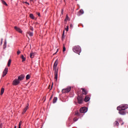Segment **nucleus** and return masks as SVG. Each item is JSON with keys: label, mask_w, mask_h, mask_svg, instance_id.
Instances as JSON below:
<instances>
[{"label": "nucleus", "mask_w": 128, "mask_h": 128, "mask_svg": "<svg viewBox=\"0 0 128 128\" xmlns=\"http://www.w3.org/2000/svg\"><path fill=\"white\" fill-rule=\"evenodd\" d=\"M58 60H56V62H54V70L55 73H54V78L56 82L58 80V70L56 69V66H58Z\"/></svg>", "instance_id": "f257e3e1"}, {"label": "nucleus", "mask_w": 128, "mask_h": 128, "mask_svg": "<svg viewBox=\"0 0 128 128\" xmlns=\"http://www.w3.org/2000/svg\"><path fill=\"white\" fill-rule=\"evenodd\" d=\"M128 108V105L126 104H122L117 107L118 110H126Z\"/></svg>", "instance_id": "f03ea898"}, {"label": "nucleus", "mask_w": 128, "mask_h": 128, "mask_svg": "<svg viewBox=\"0 0 128 128\" xmlns=\"http://www.w3.org/2000/svg\"><path fill=\"white\" fill-rule=\"evenodd\" d=\"M73 52L76 54H80L82 52V49L80 47L78 46H75L73 48Z\"/></svg>", "instance_id": "7ed1b4c3"}, {"label": "nucleus", "mask_w": 128, "mask_h": 128, "mask_svg": "<svg viewBox=\"0 0 128 128\" xmlns=\"http://www.w3.org/2000/svg\"><path fill=\"white\" fill-rule=\"evenodd\" d=\"M70 90H72V88L68 86L67 88L62 90V94H68L70 92Z\"/></svg>", "instance_id": "20e7f679"}, {"label": "nucleus", "mask_w": 128, "mask_h": 128, "mask_svg": "<svg viewBox=\"0 0 128 128\" xmlns=\"http://www.w3.org/2000/svg\"><path fill=\"white\" fill-rule=\"evenodd\" d=\"M86 112H88V108L86 107H82L80 109V112L81 114H85Z\"/></svg>", "instance_id": "39448f33"}, {"label": "nucleus", "mask_w": 128, "mask_h": 128, "mask_svg": "<svg viewBox=\"0 0 128 128\" xmlns=\"http://www.w3.org/2000/svg\"><path fill=\"white\" fill-rule=\"evenodd\" d=\"M8 68H6L2 72V77L6 76V74H8Z\"/></svg>", "instance_id": "423d86ee"}, {"label": "nucleus", "mask_w": 128, "mask_h": 128, "mask_svg": "<svg viewBox=\"0 0 128 128\" xmlns=\"http://www.w3.org/2000/svg\"><path fill=\"white\" fill-rule=\"evenodd\" d=\"M20 82L18 79H15L13 80L12 84L13 86H18L20 84Z\"/></svg>", "instance_id": "0eeeda50"}, {"label": "nucleus", "mask_w": 128, "mask_h": 128, "mask_svg": "<svg viewBox=\"0 0 128 128\" xmlns=\"http://www.w3.org/2000/svg\"><path fill=\"white\" fill-rule=\"evenodd\" d=\"M14 28L16 32H20V34H22V29L16 26H14Z\"/></svg>", "instance_id": "6e6552de"}, {"label": "nucleus", "mask_w": 128, "mask_h": 128, "mask_svg": "<svg viewBox=\"0 0 128 128\" xmlns=\"http://www.w3.org/2000/svg\"><path fill=\"white\" fill-rule=\"evenodd\" d=\"M24 74H22V75L18 76V80L20 82V80H24Z\"/></svg>", "instance_id": "1a4fd4ad"}, {"label": "nucleus", "mask_w": 128, "mask_h": 128, "mask_svg": "<svg viewBox=\"0 0 128 128\" xmlns=\"http://www.w3.org/2000/svg\"><path fill=\"white\" fill-rule=\"evenodd\" d=\"M78 100V104H82V98L78 96L77 98Z\"/></svg>", "instance_id": "9d476101"}, {"label": "nucleus", "mask_w": 128, "mask_h": 128, "mask_svg": "<svg viewBox=\"0 0 128 128\" xmlns=\"http://www.w3.org/2000/svg\"><path fill=\"white\" fill-rule=\"evenodd\" d=\"M119 110V114H122V116H124L126 114V112L124 111V110Z\"/></svg>", "instance_id": "9b49d317"}, {"label": "nucleus", "mask_w": 128, "mask_h": 128, "mask_svg": "<svg viewBox=\"0 0 128 128\" xmlns=\"http://www.w3.org/2000/svg\"><path fill=\"white\" fill-rule=\"evenodd\" d=\"M28 105L26 106V107L23 110V112H22L23 114H25L26 112V110H28Z\"/></svg>", "instance_id": "f8f14e48"}, {"label": "nucleus", "mask_w": 128, "mask_h": 128, "mask_svg": "<svg viewBox=\"0 0 128 128\" xmlns=\"http://www.w3.org/2000/svg\"><path fill=\"white\" fill-rule=\"evenodd\" d=\"M90 100V96H86L85 98L84 102H88V100Z\"/></svg>", "instance_id": "ddd939ff"}, {"label": "nucleus", "mask_w": 128, "mask_h": 128, "mask_svg": "<svg viewBox=\"0 0 128 128\" xmlns=\"http://www.w3.org/2000/svg\"><path fill=\"white\" fill-rule=\"evenodd\" d=\"M82 94H88V91H86V90H85L84 88H82Z\"/></svg>", "instance_id": "4468645a"}, {"label": "nucleus", "mask_w": 128, "mask_h": 128, "mask_svg": "<svg viewBox=\"0 0 128 128\" xmlns=\"http://www.w3.org/2000/svg\"><path fill=\"white\" fill-rule=\"evenodd\" d=\"M34 52H32L30 54V58H34Z\"/></svg>", "instance_id": "2eb2a0df"}, {"label": "nucleus", "mask_w": 128, "mask_h": 128, "mask_svg": "<svg viewBox=\"0 0 128 128\" xmlns=\"http://www.w3.org/2000/svg\"><path fill=\"white\" fill-rule=\"evenodd\" d=\"M6 48V40H5L4 44L3 46V48Z\"/></svg>", "instance_id": "dca6fc26"}, {"label": "nucleus", "mask_w": 128, "mask_h": 128, "mask_svg": "<svg viewBox=\"0 0 128 128\" xmlns=\"http://www.w3.org/2000/svg\"><path fill=\"white\" fill-rule=\"evenodd\" d=\"M21 58H22V62H26V58L24 57V55H22L21 56Z\"/></svg>", "instance_id": "f3484780"}, {"label": "nucleus", "mask_w": 128, "mask_h": 128, "mask_svg": "<svg viewBox=\"0 0 128 128\" xmlns=\"http://www.w3.org/2000/svg\"><path fill=\"white\" fill-rule=\"evenodd\" d=\"M4 88H2L1 92H0V95L2 96V94H4Z\"/></svg>", "instance_id": "a211bd4d"}, {"label": "nucleus", "mask_w": 128, "mask_h": 128, "mask_svg": "<svg viewBox=\"0 0 128 128\" xmlns=\"http://www.w3.org/2000/svg\"><path fill=\"white\" fill-rule=\"evenodd\" d=\"M27 34H28L30 36H34V32H27Z\"/></svg>", "instance_id": "6ab92c4d"}, {"label": "nucleus", "mask_w": 128, "mask_h": 128, "mask_svg": "<svg viewBox=\"0 0 128 128\" xmlns=\"http://www.w3.org/2000/svg\"><path fill=\"white\" fill-rule=\"evenodd\" d=\"M57 100H58V98L54 97L53 99V104H56Z\"/></svg>", "instance_id": "aec40b11"}, {"label": "nucleus", "mask_w": 128, "mask_h": 128, "mask_svg": "<svg viewBox=\"0 0 128 128\" xmlns=\"http://www.w3.org/2000/svg\"><path fill=\"white\" fill-rule=\"evenodd\" d=\"M10 64H12V60L10 59L8 61V66H10Z\"/></svg>", "instance_id": "412c9836"}, {"label": "nucleus", "mask_w": 128, "mask_h": 128, "mask_svg": "<svg viewBox=\"0 0 128 128\" xmlns=\"http://www.w3.org/2000/svg\"><path fill=\"white\" fill-rule=\"evenodd\" d=\"M30 18H32V20H34V16L33 14H30Z\"/></svg>", "instance_id": "4be33fe9"}, {"label": "nucleus", "mask_w": 128, "mask_h": 128, "mask_svg": "<svg viewBox=\"0 0 128 128\" xmlns=\"http://www.w3.org/2000/svg\"><path fill=\"white\" fill-rule=\"evenodd\" d=\"M2 4H4V6H8V4H6V2H4V0H2Z\"/></svg>", "instance_id": "5701e85b"}, {"label": "nucleus", "mask_w": 128, "mask_h": 128, "mask_svg": "<svg viewBox=\"0 0 128 128\" xmlns=\"http://www.w3.org/2000/svg\"><path fill=\"white\" fill-rule=\"evenodd\" d=\"M30 74H28L26 76V80H30Z\"/></svg>", "instance_id": "b1692460"}, {"label": "nucleus", "mask_w": 128, "mask_h": 128, "mask_svg": "<svg viewBox=\"0 0 128 128\" xmlns=\"http://www.w3.org/2000/svg\"><path fill=\"white\" fill-rule=\"evenodd\" d=\"M62 40H64V30L63 32L62 36Z\"/></svg>", "instance_id": "393cba45"}, {"label": "nucleus", "mask_w": 128, "mask_h": 128, "mask_svg": "<svg viewBox=\"0 0 128 128\" xmlns=\"http://www.w3.org/2000/svg\"><path fill=\"white\" fill-rule=\"evenodd\" d=\"M80 14H84V10H80L79 12Z\"/></svg>", "instance_id": "a878e982"}, {"label": "nucleus", "mask_w": 128, "mask_h": 128, "mask_svg": "<svg viewBox=\"0 0 128 128\" xmlns=\"http://www.w3.org/2000/svg\"><path fill=\"white\" fill-rule=\"evenodd\" d=\"M75 114L76 116H80V113L78 112H75Z\"/></svg>", "instance_id": "bb28decb"}, {"label": "nucleus", "mask_w": 128, "mask_h": 128, "mask_svg": "<svg viewBox=\"0 0 128 128\" xmlns=\"http://www.w3.org/2000/svg\"><path fill=\"white\" fill-rule=\"evenodd\" d=\"M20 52H21L19 50H18L17 52L18 56L20 54Z\"/></svg>", "instance_id": "cd10ccee"}, {"label": "nucleus", "mask_w": 128, "mask_h": 128, "mask_svg": "<svg viewBox=\"0 0 128 128\" xmlns=\"http://www.w3.org/2000/svg\"><path fill=\"white\" fill-rule=\"evenodd\" d=\"M23 4H28V6H30V3L28 2H23Z\"/></svg>", "instance_id": "c85d7f7f"}, {"label": "nucleus", "mask_w": 128, "mask_h": 128, "mask_svg": "<svg viewBox=\"0 0 128 128\" xmlns=\"http://www.w3.org/2000/svg\"><path fill=\"white\" fill-rule=\"evenodd\" d=\"M68 20V15L66 16V18L65 19V20Z\"/></svg>", "instance_id": "c756f323"}, {"label": "nucleus", "mask_w": 128, "mask_h": 128, "mask_svg": "<svg viewBox=\"0 0 128 128\" xmlns=\"http://www.w3.org/2000/svg\"><path fill=\"white\" fill-rule=\"evenodd\" d=\"M74 28V26H72V24H70V28Z\"/></svg>", "instance_id": "7c9ffc66"}, {"label": "nucleus", "mask_w": 128, "mask_h": 128, "mask_svg": "<svg viewBox=\"0 0 128 128\" xmlns=\"http://www.w3.org/2000/svg\"><path fill=\"white\" fill-rule=\"evenodd\" d=\"M22 121H20V123H19L18 126H22Z\"/></svg>", "instance_id": "2f4dec72"}, {"label": "nucleus", "mask_w": 128, "mask_h": 128, "mask_svg": "<svg viewBox=\"0 0 128 128\" xmlns=\"http://www.w3.org/2000/svg\"><path fill=\"white\" fill-rule=\"evenodd\" d=\"M66 50V47L64 46H63V52H64Z\"/></svg>", "instance_id": "473e14b6"}, {"label": "nucleus", "mask_w": 128, "mask_h": 128, "mask_svg": "<svg viewBox=\"0 0 128 128\" xmlns=\"http://www.w3.org/2000/svg\"><path fill=\"white\" fill-rule=\"evenodd\" d=\"M66 32H68V26H66Z\"/></svg>", "instance_id": "72a5a7b5"}, {"label": "nucleus", "mask_w": 128, "mask_h": 128, "mask_svg": "<svg viewBox=\"0 0 128 128\" xmlns=\"http://www.w3.org/2000/svg\"><path fill=\"white\" fill-rule=\"evenodd\" d=\"M74 122H76V120H78V119H76V118H74Z\"/></svg>", "instance_id": "f704fd0d"}, {"label": "nucleus", "mask_w": 128, "mask_h": 128, "mask_svg": "<svg viewBox=\"0 0 128 128\" xmlns=\"http://www.w3.org/2000/svg\"><path fill=\"white\" fill-rule=\"evenodd\" d=\"M116 126H118V122L116 121Z\"/></svg>", "instance_id": "c9c22d12"}, {"label": "nucleus", "mask_w": 128, "mask_h": 128, "mask_svg": "<svg viewBox=\"0 0 128 128\" xmlns=\"http://www.w3.org/2000/svg\"><path fill=\"white\" fill-rule=\"evenodd\" d=\"M64 14V10H62V14Z\"/></svg>", "instance_id": "e433bc0d"}, {"label": "nucleus", "mask_w": 128, "mask_h": 128, "mask_svg": "<svg viewBox=\"0 0 128 128\" xmlns=\"http://www.w3.org/2000/svg\"><path fill=\"white\" fill-rule=\"evenodd\" d=\"M0 128H2V126L0 124Z\"/></svg>", "instance_id": "4c0bfd02"}, {"label": "nucleus", "mask_w": 128, "mask_h": 128, "mask_svg": "<svg viewBox=\"0 0 128 128\" xmlns=\"http://www.w3.org/2000/svg\"><path fill=\"white\" fill-rule=\"evenodd\" d=\"M38 16H40V14L38 13Z\"/></svg>", "instance_id": "58836bf2"}, {"label": "nucleus", "mask_w": 128, "mask_h": 128, "mask_svg": "<svg viewBox=\"0 0 128 128\" xmlns=\"http://www.w3.org/2000/svg\"><path fill=\"white\" fill-rule=\"evenodd\" d=\"M30 30H31L32 31V30H34V28H30Z\"/></svg>", "instance_id": "ea45409f"}, {"label": "nucleus", "mask_w": 128, "mask_h": 128, "mask_svg": "<svg viewBox=\"0 0 128 128\" xmlns=\"http://www.w3.org/2000/svg\"><path fill=\"white\" fill-rule=\"evenodd\" d=\"M18 128H20V125L18 126Z\"/></svg>", "instance_id": "a19ab883"}, {"label": "nucleus", "mask_w": 128, "mask_h": 128, "mask_svg": "<svg viewBox=\"0 0 128 128\" xmlns=\"http://www.w3.org/2000/svg\"><path fill=\"white\" fill-rule=\"evenodd\" d=\"M1 44H2V41H1Z\"/></svg>", "instance_id": "79ce46f5"}, {"label": "nucleus", "mask_w": 128, "mask_h": 128, "mask_svg": "<svg viewBox=\"0 0 128 128\" xmlns=\"http://www.w3.org/2000/svg\"><path fill=\"white\" fill-rule=\"evenodd\" d=\"M2 40H3V39L2 38V39H1V42H2Z\"/></svg>", "instance_id": "37998d69"}, {"label": "nucleus", "mask_w": 128, "mask_h": 128, "mask_svg": "<svg viewBox=\"0 0 128 128\" xmlns=\"http://www.w3.org/2000/svg\"><path fill=\"white\" fill-rule=\"evenodd\" d=\"M58 50H57V51H56V52L55 54H56V52H58Z\"/></svg>", "instance_id": "c03bdc74"}, {"label": "nucleus", "mask_w": 128, "mask_h": 128, "mask_svg": "<svg viewBox=\"0 0 128 128\" xmlns=\"http://www.w3.org/2000/svg\"><path fill=\"white\" fill-rule=\"evenodd\" d=\"M53 84H54V83L52 84V86Z\"/></svg>", "instance_id": "a18cd8bd"}, {"label": "nucleus", "mask_w": 128, "mask_h": 128, "mask_svg": "<svg viewBox=\"0 0 128 128\" xmlns=\"http://www.w3.org/2000/svg\"><path fill=\"white\" fill-rule=\"evenodd\" d=\"M14 128H16V126H15Z\"/></svg>", "instance_id": "49530a36"}, {"label": "nucleus", "mask_w": 128, "mask_h": 128, "mask_svg": "<svg viewBox=\"0 0 128 128\" xmlns=\"http://www.w3.org/2000/svg\"><path fill=\"white\" fill-rule=\"evenodd\" d=\"M32 0H30L31 2H32Z\"/></svg>", "instance_id": "de8ad7c7"}]
</instances>
